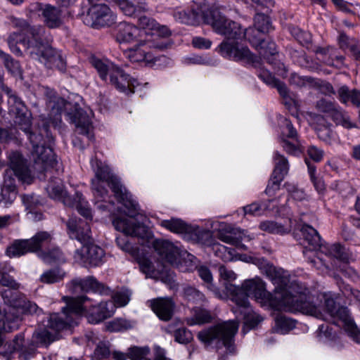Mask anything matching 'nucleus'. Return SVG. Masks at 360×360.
<instances>
[{
  "instance_id": "obj_34",
  "label": "nucleus",
  "mask_w": 360,
  "mask_h": 360,
  "mask_svg": "<svg viewBox=\"0 0 360 360\" xmlns=\"http://www.w3.org/2000/svg\"><path fill=\"white\" fill-rule=\"evenodd\" d=\"M295 327V321L283 315H278L275 318V332L281 334H286Z\"/></svg>"
},
{
  "instance_id": "obj_1",
  "label": "nucleus",
  "mask_w": 360,
  "mask_h": 360,
  "mask_svg": "<svg viewBox=\"0 0 360 360\" xmlns=\"http://www.w3.org/2000/svg\"><path fill=\"white\" fill-rule=\"evenodd\" d=\"M260 269L275 285L274 294L266 290L265 283L258 277L245 281L241 288L226 284V292L237 307H248V297L252 296L262 306L276 310L300 312L324 321L331 320L360 343V331L350 317L347 308L337 304L330 294L313 295L301 283L295 281L289 283L287 272L269 263L265 262Z\"/></svg>"
},
{
  "instance_id": "obj_22",
  "label": "nucleus",
  "mask_w": 360,
  "mask_h": 360,
  "mask_svg": "<svg viewBox=\"0 0 360 360\" xmlns=\"http://www.w3.org/2000/svg\"><path fill=\"white\" fill-rule=\"evenodd\" d=\"M74 290L79 288L82 291H93L101 295L108 294L109 289L103 283L98 282L94 277L88 276L85 278H75L72 281Z\"/></svg>"
},
{
  "instance_id": "obj_2",
  "label": "nucleus",
  "mask_w": 360,
  "mask_h": 360,
  "mask_svg": "<svg viewBox=\"0 0 360 360\" xmlns=\"http://www.w3.org/2000/svg\"><path fill=\"white\" fill-rule=\"evenodd\" d=\"M91 166L95 173V177L91 180V187L97 201L105 200L108 196V191L104 187V185H108L117 200L127 210V214L129 218L117 217L112 221L115 228L125 235L116 238L117 246L122 250L134 255L136 248L129 243L127 236L137 237L141 239L143 243H150L162 261L178 266L180 258L179 249L169 241L153 240L151 231L136 219L140 215L139 205L120 183V179L111 173L107 165L97 159L91 160Z\"/></svg>"
},
{
  "instance_id": "obj_30",
  "label": "nucleus",
  "mask_w": 360,
  "mask_h": 360,
  "mask_svg": "<svg viewBox=\"0 0 360 360\" xmlns=\"http://www.w3.org/2000/svg\"><path fill=\"white\" fill-rule=\"evenodd\" d=\"M39 11L46 22H60L63 19V11L60 8L51 4H40Z\"/></svg>"
},
{
  "instance_id": "obj_57",
  "label": "nucleus",
  "mask_w": 360,
  "mask_h": 360,
  "mask_svg": "<svg viewBox=\"0 0 360 360\" xmlns=\"http://www.w3.org/2000/svg\"><path fill=\"white\" fill-rule=\"evenodd\" d=\"M282 181L283 180H279L277 178H274V175L272 174L271 181H269L265 190V193H266V195H268L269 196H273L276 193V192L279 189L280 184Z\"/></svg>"
},
{
  "instance_id": "obj_50",
  "label": "nucleus",
  "mask_w": 360,
  "mask_h": 360,
  "mask_svg": "<svg viewBox=\"0 0 360 360\" xmlns=\"http://www.w3.org/2000/svg\"><path fill=\"white\" fill-rule=\"evenodd\" d=\"M269 209V206L266 203L261 205L252 203L244 207L245 214H250L253 216H260L264 214V211Z\"/></svg>"
},
{
  "instance_id": "obj_46",
  "label": "nucleus",
  "mask_w": 360,
  "mask_h": 360,
  "mask_svg": "<svg viewBox=\"0 0 360 360\" xmlns=\"http://www.w3.org/2000/svg\"><path fill=\"white\" fill-rule=\"evenodd\" d=\"M184 295L189 301L201 303L205 300V295L197 289L188 286L184 288Z\"/></svg>"
},
{
  "instance_id": "obj_9",
  "label": "nucleus",
  "mask_w": 360,
  "mask_h": 360,
  "mask_svg": "<svg viewBox=\"0 0 360 360\" xmlns=\"http://www.w3.org/2000/svg\"><path fill=\"white\" fill-rule=\"evenodd\" d=\"M91 63L103 80L106 81L109 75L110 84L118 90L126 94L134 93L133 88L138 85V82L129 77L115 64L109 60H103L96 57L91 58Z\"/></svg>"
},
{
  "instance_id": "obj_48",
  "label": "nucleus",
  "mask_w": 360,
  "mask_h": 360,
  "mask_svg": "<svg viewBox=\"0 0 360 360\" xmlns=\"http://www.w3.org/2000/svg\"><path fill=\"white\" fill-rule=\"evenodd\" d=\"M149 354L148 347H131L129 349V358L132 360L148 359L146 356Z\"/></svg>"
},
{
  "instance_id": "obj_52",
  "label": "nucleus",
  "mask_w": 360,
  "mask_h": 360,
  "mask_svg": "<svg viewBox=\"0 0 360 360\" xmlns=\"http://www.w3.org/2000/svg\"><path fill=\"white\" fill-rule=\"evenodd\" d=\"M290 82L295 86H303L307 84H312L313 79L311 77H302L296 73H292L290 77Z\"/></svg>"
},
{
  "instance_id": "obj_59",
  "label": "nucleus",
  "mask_w": 360,
  "mask_h": 360,
  "mask_svg": "<svg viewBox=\"0 0 360 360\" xmlns=\"http://www.w3.org/2000/svg\"><path fill=\"white\" fill-rule=\"evenodd\" d=\"M219 272L220 277L228 282L234 281L237 277L236 274L231 269H228L225 266H220Z\"/></svg>"
},
{
  "instance_id": "obj_40",
  "label": "nucleus",
  "mask_w": 360,
  "mask_h": 360,
  "mask_svg": "<svg viewBox=\"0 0 360 360\" xmlns=\"http://www.w3.org/2000/svg\"><path fill=\"white\" fill-rule=\"evenodd\" d=\"M212 316L210 312L205 309L199 308L193 309V317L188 320L189 325L203 324L211 321Z\"/></svg>"
},
{
  "instance_id": "obj_31",
  "label": "nucleus",
  "mask_w": 360,
  "mask_h": 360,
  "mask_svg": "<svg viewBox=\"0 0 360 360\" xmlns=\"http://www.w3.org/2000/svg\"><path fill=\"white\" fill-rule=\"evenodd\" d=\"M32 252L39 251L44 245L52 240V235L47 231H39L31 238L27 239Z\"/></svg>"
},
{
  "instance_id": "obj_28",
  "label": "nucleus",
  "mask_w": 360,
  "mask_h": 360,
  "mask_svg": "<svg viewBox=\"0 0 360 360\" xmlns=\"http://www.w3.org/2000/svg\"><path fill=\"white\" fill-rule=\"evenodd\" d=\"M238 309H235L234 313H240L244 314V327L242 331L245 333L246 331L245 330L247 328L248 330L254 328L256 327L260 322L262 321L263 319L261 316L256 314L253 311L248 304L247 307H238Z\"/></svg>"
},
{
  "instance_id": "obj_20",
  "label": "nucleus",
  "mask_w": 360,
  "mask_h": 360,
  "mask_svg": "<svg viewBox=\"0 0 360 360\" xmlns=\"http://www.w3.org/2000/svg\"><path fill=\"white\" fill-rule=\"evenodd\" d=\"M150 307L158 317L162 321L169 320L174 311V302L168 297H159L149 301Z\"/></svg>"
},
{
  "instance_id": "obj_17",
  "label": "nucleus",
  "mask_w": 360,
  "mask_h": 360,
  "mask_svg": "<svg viewBox=\"0 0 360 360\" xmlns=\"http://www.w3.org/2000/svg\"><path fill=\"white\" fill-rule=\"evenodd\" d=\"M219 49L221 56L225 58L243 60L255 67L259 63L257 57L247 46H239L237 43L224 41L219 45Z\"/></svg>"
},
{
  "instance_id": "obj_38",
  "label": "nucleus",
  "mask_w": 360,
  "mask_h": 360,
  "mask_svg": "<svg viewBox=\"0 0 360 360\" xmlns=\"http://www.w3.org/2000/svg\"><path fill=\"white\" fill-rule=\"evenodd\" d=\"M330 117L337 124L342 125L346 129L356 127V124L351 122L349 117L346 113L337 108L333 110L330 115Z\"/></svg>"
},
{
  "instance_id": "obj_37",
  "label": "nucleus",
  "mask_w": 360,
  "mask_h": 360,
  "mask_svg": "<svg viewBox=\"0 0 360 360\" xmlns=\"http://www.w3.org/2000/svg\"><path fill=\"white\" fill-rule=\"evenodd\" d=\"M39 257L46 264L55 262H64L63 254L58 248H53L48 251H42L38 254Z\"/></svg>"
},
{
  "instance_id": "obj_58",
  "label": "nucleus",
  "mask_w": 360,
  "mask_h": 360,
  "mask_svg": "<svg viewBox=\"0 0 360 360\" xmlns=\"http://www.w3.org/2000/svg\"><path fill=\"white\" fill-rule=\"evenodd\" d=\"M307 154L315 162H320L324 155V151L315 146H311L307 150Z\"/></svg>"
},
{
  "instance_id": "obj_54",
  "label": "nucleus",
  "mask_w": 360,
  "mask_h": 360,
  "mask_svg": "<svg viewBox=\"0 0 360 360\" xmlns=\"http://www.w3.org/2000/svg\"><path fill=\"white\" fill-rule=\"evenodd\" d=\"M198 273L201 279L207 283V288L212 290V275L210 269L206 266H201L198 268Z\"/></svg>"
},
{
  "instance_id": "obj_19",
  "label": "nucleus",
  "mask_w": 360,
  "mask_h": 360,
  "mask_svg": "<svg viewBox=\"0 0 360 360\" xmlns=\"http://www.w3.org/2000/svg\"><path fill=\"white\" fill-rule=\"evenodd\" d=\"M218 238L227 244L236 246L239 250H246V246L241 242L243 240H250L252 238L246 236L243 231L237 228L228 227L225 231H220Z\"/></svg>"
},
{
  "instance_id": "obj_6",
  "label": "nucleus",
  "mask_w": 360,
  "mask_h": 360,
  "mask_svg": "<svg viewBox=\"0 0 360 360\" xmlns=\"http://www.w3.org/2000/svg\"><path fill=\"white\" fill-rule=\"evenodd\" d=\"M68 234L84 245L75 250L74 259L84 266H98L104 262L105 252L95 244H85L91 239V229L88 222L80 219L70 218L67 222Z\"/></svg>"
},
{
  "instance_id": "obj_7",
  "label": "nucleus",
  "mask_w": 360,
  "mask_h": 360,
  "mask_svg": "<svg viewBox=\"0 0 360 360\" xmlns=\"http://www.w3.org/2000/svg\"><path fill=\"white\" fill-rule=\"evenodd\" d=\"M300 232L302 236L303 245H305L303 254L317 269H321L322 266H324L328 269L330 266L319 256L311 259L310 253L313 251L319 250L320 252L325 254L330 258H335L344 262L349 260L350 253L348 250L339 243L322 244L321 236L312 226L304 224L302 226Z\"/></svg>"
},
{
  "instance_id": "obj_10",
  "label": "nucleus",
  "mask_w": 360,
  "mask_h": 360,
  "mask_svg": "<svg viewBox=\"0 0 360 360\" xmlns=\"http://www.w3.org/2000/svg\"><path fill=\"white\" fill-rule=\"evenodd\" d=\"M239 322L228 321L198 333V338L206 345L216 344L224 346L229 352L234 350V336L237 333Z\"/></svg>"
},
{
  "instance_id": "obj_14",
  "label": "nucleus",
  "mask_w": 360,
  "mask_h": 360,
  "mask_svg": "<svg viewBox=\"0 0 360 360\" xmlns=\"http://www.w3.org/2000/svg\"><path fill=\"white\" fill-rule=\"evenodd\" d=\"M152 37L139 39V42L124 51V56L132 63L143 64L146 66H160V63L167 61V57L162 56L155 57L149 44Z\"/></svg>"
},
{
  "instance_id": "obj_35",
  "label": "nucleus",
  "mask_w": 360,
  "mask_h": 360,
  "mask_svg": "<svg viewBox=\"0 0 360 360\" xmlns=\"http://www.w3.org/2000/svg\"><path fill=\"white\" fill-rule=\"evenodd\" d=\"M338 92L342 102L347 103L351 101L355 105H360V91H349L347 86H342L339 88Z\"/></svg>"
},
{
  "instance_id": "obj_47",
  "label": "nucleus",
  "mask_w": 360,
  "mask_h": 360,
  "mask_svg": "<svg viewBox=\"0 0 360 360\" xmlns=\"http://www.w3.org/2000/svg\"><path fill=\"white\" fill-rule=\"evenodd\" d=\"M130 296L131 293L128 290L116 292L112 297L115 308L127 305L130 300Z\"/></svg>"
},
{
  "instance_id": "obj_44",
  "label": "nucleus",
  "mask_w": 360,
  "mask_h": 360,
  "mask_svg": "<svg viewBox=\"0 0 360 360\" xmlns=\"http://www.w3.org/2000/svg\"><path fill=\"white\" fill-rule=\"evenodd\" d=\"M0 285L8 287V289L13 291H17L16 290L20 288V284L4 272V267L1 264H0Z\"/></svg>"
},
{
  "instance_id": "obj_36",
  "label": "nucleus",
  "mask_w": 360,
  "mask_h": 360,
  "mask_svg": "<svg viewBox=\"0 0 360 360\" xmlns=\"http://www.w3.org/2000/svg\"><path fill=\"white\" fill-rule=\"evenodd\" d=\"M259 229L269 233L285 234L290 231V227L285 226L274 221H264L259 224Z\"/></svg>"
},
{
  "instance_id": "obj_26",
  "label": "nucleus",
  "mask_w": 360,
  "mask_h": 360,
  "mask_svg": "<svg viewBox=\"0 0 360 360\" xmlns=\"http://www.w3.org/2000/svg\"><path fill=\"white\" fill-rule=\"evenodd\" d=\"M44 94L49 99L47 107L51 110V116L60 115V114L67 109L69 103L63 98L56 96L55 92L53 90L49 88H44Z\"/></svg>"
},
{
  "instance_id": "obj_27",
  "label": "nucleus",
  "mask_w": 360,
  "mask_h": 360,
  "mask_svg": "<svg viewBox=\"0 0 360 360\" xmlns=\"http://www.w3.org/2000/svg\"><path fill=\"white\" fill-rule=\"evenodd\" d=\"M316 120L318 124L315 127V130L319 139L326 144H333L336 140V134L331 129V125L321 116H317Z\"/></svg>"
},
{
  "instance_id": "obj_5",
  "label": "nucleus",
  "mask_w": 360,
  "mask_h": 360,
  "mask_svg": "<svg viewBox=\"0 0 360 360\" xmlns=\"http://www.w3.org/2000/svg\"><path fill=\"white\" fill-rule=\"evenodd\" d=\"M213 30L227 39H238L243 34L246 39L258 51L260 56L267 58L276 53L274 42L266 40V34L273 28L270 24H253L245 32L240 24H211Z\"/></svg>"
},
{
  "instance_id": "obj_23",
  "label": "nucleus",
  "mask_w": 360,
  "mask_h": 360,
  "mask_svg": "<svg viewBox=\"0 0 360 360\" xmlns=\"http://www.w3.org/2000/svg\"><path fill=\"white\" fill-rule=\"evenodd\" d=\"M53 314H52L53 315ZM51 314L49 316L47 320L46 328H40L37 329L32 338V342L35 346L44 345L48 346L56 340V333L59 332L49 326V319ZM61 330H60V331Z\"/></svg>"
},
{
  "instance_id": "obj_45",
  "label": "nucleus",
  "mask_w": 360,
  "mask_h": 360,
  "mask_svg": "<svg viewBox=\"0 0 360 360\" xmlns=\"http://www.w3.org/2000/svg\"><path fill=\"white\" fill-rule=\"evenodd\" d=\"M4 66L13 75L20 77L22 75V70L18 61L14 60L10 55L3 62Z\"/></svg>"
},
{
  "instance_id": "obj_53",
  "label": "nucleus",
  "mask_w": 360,
  "mask_h": 360,
  "mask_svg": "<svg viewBox=\"0 0 360 360\" xmlns=\"http://www.w3.org/2000/svg\"><path fill=\"white\" fill-rule=\"evenodd\" d=\"M110 354L109 345L106 342H99L94 351V355L99 359H106Z\"/></svg>"
},
{
  "instance_id": "obj_11",
  "label": "nucleus",
  "mask_w": 360,
  "mask_h": 360,
  "mask_svg": "<svg viewBox=\"0 0 360 360\" xmlns=\"http://www.w3.org/2000/svg\"><path fill=\"white\" fill-rule=\"evenodd\" d=\"M45 189L51 199L61 202L67 207H76L78 212L82 216L86 219L91 220V210L89 203L84 199L82 194L76 192L73 197L69 195L60 179L53 178L50 179Z\"/></svg>"
},
{
  "instance_id": "obj_16",
  "label": "nucleus",
  "mask_w": 360,
  "mask_h": 360,
  "mask_svg": "<svg viewBox=\"0 0 360 360\" xmlns=\"http://www.w3.org/2000/svg\"><path fill=\"white\" fill-rule=\"evenodd\" d=\"M200 12L192 11L188 13L185 11H176L174 17L176 21H195L197 22H226V17L217 8L212 7L205 9V5H200Z\"/></svg>"
},
{
  "instance_id": "obj_39",
  "label": "nucleus",
  "mask_w": 360,
  "mask_h": 360,
  "mask_svg": "<svg viewBox=\"0 0 360 360\" xmlns=\"http://www.w3.org/2000/svg\"><path fill=\"white\" fill-rule=\"evenodd\" d=\"M335 49L331 47L321 48L317 51V53L322 55H329V58L324 60V63L328 65L340 66L342 64L345 58L342 56H337L334 53Z\"/></svg>"
},
{
  "instance_id": "obj_56",
  "label": "nucleus",
  "mask_w": 360,
  "mask_h": 360,
  "mask_svg": "<svg viewBox=\"0 0 360 360\" xmlns=\"http://www.w3.org/2000/svg\"><path fill=\"white\" fill-rule=\"evenodd\" d=\"M306 163L308 165V169H309V174L311 176V179L314 183V186L316 190L319 193L322 192L325 189V184H324L323 181H322V179H317L314 176L315 167H313L310 165H309L307 160H306Z\"/></svg>"
},
{
  "instance_id": "obj_12",
  "label": "nucleus",
  "mask_w": 360,
  "mask_h": 360,
  "mask_svg": "<svg viewBox=\"0 0 360 360\" xmlns=\"http://www.w3.org/2000/svg\"><path fill=\"white\" fill-rule=\"evenodd\" d=\"M20 32H13L8 39V43L11 51L18 55H22V51L17 44H21L29 55L36 59L37 55L32 54L29 49L30 46H40L44 34H45L44 27L39 25L24 24Z\"/></svg>"
},
{
  "instance_id": "obj_64",
  "label": "nucleus",
  "mask_w": 360,
  "mask_h": 360,
  "mask_svg": "<svg viewBox=\"0 0 360 360\" xmlns=\"http://www.w3.org/2000/svg\"><path fill=\"white\" fill-rule=\"evenodd\" d=\"M193 46L198 49H209L211 46V41L202 37H194L192 41Z\"/></svg>"
},
{
  "instance_id": "obj_41",
  "label": "nucleus",
  "mask_w": 360,
  "mask_h": 360,
  "mask_svg": "<svg viewBox=\"0 0 360 360\" xmlns=\"http://www.w3.org/2000/svg\"><path fill=\"white\" fill-rule=\"evenodd\" d=\"M167 331L170 333H174L175 341L180 344H186L193 339L191 333L185 328L173 330L172 326H169L167 328Z\"/></svg>"
},
{
  "instance_id": "obj_61",
  "label": "nucleus",
  "mask_w": 360,
  "mask_h": 360,
  "mask_svg": "<svg viewBox=\"0 0 360 360\" xmlns=\"http://www.w3.org/2000/svg\"><path fill=\"white\" fill-rule=\"evenodd\" d=\"M338 44L342 49H346L349 48L351 49L352 46H355L353 44V39H349L345 34L340 33L338 37Z\"/></svg>"
},
{
  "instance_id": "obj_43",
  "label": "nucleus",
  "mask_w": 360,
  "mask_h": 360,
  "mask_svg": "<svg viewBox=\"0 0 360 360\" xmlns=\"http://www.w3.org/2000/svg\"><path fill=\"white\" fill-rule=\"evenodd\" d=\"M106 329L110 332H120L133 327L131 321L123 319H116L106 323Z\"/></svg>"
},
{
  "instance_id": "obj_62",
  "label": "nucleus",
  "mask_w": 360,
  "mask_h": 360,
  "mask_svg": "<svg viewBox=\"0 0 360 360\" xmlns=\"http://www.w3.org/2000/svg\"><path fill=\"white\" fill-rule=\"evenodd\" d=\"M317 107L321 112L328 113L329 115L336 108L332 103L328 102L325 100H320L317 103Z\"/></svg>"
},
{
  "instance_id": "obj_32",
  "label": "nucleus",
  "mask_w": 360,
  "mask_h": 360,
  "mask_svg": "<svg viewBox=\"0 0 360 360\" xmlns=\"http://www.w3.org/2000/svg\"><path fill=\"white\" fill-rule=\"evenodd\" d=\"M274 169L272 174L274 175V178L283 180L289 169L287 159L283 155L276 152L274 155Z\"/></svg>"
},
{
  "instance_id": "obj_51",
  "label": "nucleus",
  "mask_w": 360,
  "mask_h": 360,
  "mask_svg": "<svg viewBox=\"0 0 360 360\" xmlns=\"http://www.w3.org/2000/svg\"><path fill=\"white\" fill-rule=\"evenodd\" d=\"M297 136V131L294 129L292 123L287 119H284L283 124L281 127V139H296Z\"/></svg>"
},
{
  "instance_id": "obj_15",
  "label": "nucleus",
  "mask_w": 360,
  "mask_h": 360,
  "mask_svg": "<svg viewBox=\"0 0 360 360\" xmlns=\"http://www.w3.org/2000/svg\"><path fill=\"white\" fill-rule=\"evenodd\" d=\"M51 37L45 32L40 46L39 47L30 46L29 49L31 53L37 55L36 59L44 63L50 68L63 70L65 68V63L59 53L51 47Z\"/></svg>"
},
{
  "instance_id": "obj_8",
  "label": "nucleus",
  "mask_w": 360,
  "mask_h": 360,
  "mask_svg": "<svg viewBox=\"0 0 360 360\" xmlns=\"http://www.w3.org/2000/svg\"><path fill=\"white\" fill-rule=\"evenodd\" d=\"M4 304L0 306V316L4 314V330L12 332L19 328L20 319L17 309L23 313L38 314L41 309L32 302L27 300L25 296L18 291L6 289L1 292Z\"/></svg>"
},
{
  "instance_id": "obj_18",
  "label": "nucleus",
  "mask_w": 360,
  "mask_h": 360,
  "mask_svg": "<svg viewBox=\"0 0 360 360\" xmlns=\"http://www.w3.org/2000/svg\"><path fill=\"white\" fill-rule=\"evenodd\" d=\"M9 166L14 172L15 176L23 184H30L33 176L27 167V160L18 151H12L8 154Z\"/></svg>"
},
{
  "instance_id": "obj_60",
  "label": "nucleus",
  "mask_w": 360,
  "mask_h": 360,
  "mask_svg": "<svg viewBox=\"0 0 360 360\" xmlns=\"http://www.w3.org/2000/svg\"><path fill=\"white\" fill-rule=\"evenodd\" d=\"M140 269L147 276H153L155 274L154 266L150 261L143 259L139 262Z\"/></svg>"
},
{
  "instance_id": "obj_3",
  "label": "nucleus",
  "mask_w": 360,
  "mask_h": 360,
  "mask_svg": "<svg viewBox=\"0 0 360 360\" xmlns=\"http://www.w3.org/2000/svg\"><path fill=\"white\" fill-rule=\"evenodd\" d=\"M63 300L67 303V309L61 314H54L51 316L49 326L57 330H65L77 325L79 316L84 314L91 323H98L110 317L115 312V307L110 302L94 300L87 296L77 297H65Z\"/></svg>"
},
{
  "instance_id": "obj_63",
  "label": "nucleus",
  "mask_w": 360,
  "mask_h": 360,
  "mask_svg": "<svg viewBox=\"0 0 360 360\" xmlns=\"http://www.w3.org/2000/svg\"><path fill=\"white\" fill-rule=\"evenodd\" d=\"M317 336L319 337L320 340H322L323 338H331V330L329 329L328 325L322 324L319 327V329L317 330Z\"/></svg>"
},
{
  "instance_id": "obj_24",
  "label": "nucleus",
  "mask_w": 360,
  "mask_h": 360,
  "mask_svg": "<svg viewBox=\"0 0 360 360\" xmlns=\"http://www.w3.org/2000/svg\"><path fill=\"white\" fill-rule=\"evenodd\" d=\"M88 15L90 16L93 22H113L116 20L115 15L105 4H91L89 9Z\"/></svg>"
},
{
  "instance_id": "obj_25",
  "label": "nucleus",
  "mask_w": 360,
  "mask_h": 360,
  "mask_svg": "<svg viewBox=\"0 0 360 360\" xmlns=\"http://www.w3.org/2000/svg\"><path fill=\"white\" fill-rule=\"evenodd\" d=\"M14 172L6 171L4 178L1 195L6 204H11L15 198L17 191Z\"/></svg>"
},
{
  "instance_id": "obj_21",
  "label": "nucleus",
  "mask_w": 360,
  "mask_h": 360,
  "mask_svg": "<svg viewBox=\"0 0 360 360\" xmlns=\"http://www.w3.org/2000/svg\"><path fill=\"white\" fill-rule=\"evenodd\" d=\"M66 115L70 117L71 122L75 124L79 134L86 135L89 139L93 138V136L91 135L92 130L91 120L89 117L82 109L76 108L74 114L67 112Z\"/></svg>"
},
{
  "instance_id": "obj_13",
  "label": "nucleus",
  "mask_w": 360,
  "mask_h": 360,
  "mask_svg": "<svg viewBox=\"0 0 360 360\" xmlns=\"http://www.w3.org/2000/svg\"><path fill=\"white\" fill-rule=\"evenodd\" d=\"M138 27L134 24H124V27L117 34L120 43L137 44L139 39L147 37H167L170 35L169 28L161 24H142Z\"/></svg>"
},
{
  "instance_id": "obj_4",
  "label": "nucleus",
  "mask_w": 360,
  "mask_h": 360,
  "mask_svg": "<svg viewBox=\"0 0 360 360\" xmlns=\"http://www.w3.org/2000/svg\"><path fill=\"white\" fill-rule=\"evenodd\" d=\"M0 84L2 90L8 95L9 114L14 117V122L20 129L29 134V139L32 145V156L36 165H40V169H46L55 162V155L50 146L45 147L41 134L30 133L31 127V114L24 103L11 89L3 83V70L0 67Z\"/></svg>"
},
{
  "instance_id": "obj_49",
  "label": "nucleus",
  "mask_w": 360,
  "mask_h": 360,
  "mask_svg": "<svg viewBox=\"0 0 360 360\" xmlns=\"http://www.w3.org/2000/svg\"><path fill=\"white\" fill-rule=\"evenodd\" d=\"M216 255L224 261H230L233 258V249L229 248L220 244L214 246Z\"/></svg>"
},
{
  "instance_id": "obj_42",
  "label": "nucleus",
  "mask_w": 360,
  "mask_h": 360,
  "mask_svg": "<svg viewBox=\"0 0 360 360\" xmlns=\"http://www.w3.org/2000/svg\"><path fill=\"white\" fill-rule=\"evenodd\" d=\"M162 227L177 233L186 232L188 227L181 219H172L171 220H163L160 223Z\"/></svg>"
},
{
  "instance_id": "obj_55",
  "label": "nucleus",
  "mask_w": 360,
  "mask_h": 360,
  "mask_svg": "<svg viewBox=\"0 0 360 360\" xmlns=\"http://www.w3.org/2000/svg\"><path fill=\"white\" fill-rule=\"evenodd\" d=\"M281 139L283 141V147L287 153L290 154H295L299 150L300 143L297 138L292 139L293 140V142L286 141V139Z\"/></svg>"
},
{
  "instance_id": "obj_29",
  "label": "nucleus",
  "mask_w": 360,
  "mask_h": 360,
  "mask_svg": "<svg viewBox=\"0 0 360 360\" xmlns=\"http://www.w3.org/2000/svg\"><path fill=\"white\" fill-rule=\"evenodd\" d=\"M27 252H32L27 239L14 240L6 250V255L10 257H19Z\"/></svg>"
},
{
  "instance_id": "obj_33",
  "label": "nucleus",
  "mask_w": 360,
  "mask_h": 360,
  "mask_svg": "<svg viewBox=\"0 0 360 360\" xmlns=\"http://www.w3.org/2000/svg\"><path fill=\"white\" fill-rule=\"evenodd\" d=\"M65 274V271L60 268L50 269L44 271L39 280L42 283L53 284L63 281Z\"/></svg>"
}]
</instances>
